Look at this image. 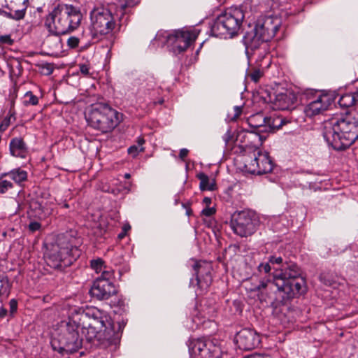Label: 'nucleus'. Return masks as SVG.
<instances>
[{
  "label": "nucleus",
  "instance_id": "nucleus-38",
  "mask_svg": "<svg viewBox=\"0 0 358 358\" xmlns=\"http://www.w3.org/2000/svg\"><path fill=\"white\" fill-rule=\"evenodd\" d=\"M143 151H144L143 147L139 148L138 146H137L136 145L130 146L127 150L128 153L130 155H131L133 157H136L138 155V154L139 153V152H143Z\"/></svg>",
  "mask_w": 358,
  "mask_h": 358
},
{
  "label": "nucleus",
  "instance_id": "nucleus-34",
  "mask_svg": "<svg viewBox=\"0 0 358 358\" xmlns=\"http://www.w3.org/2000/svg\"><path fill=\"white\" fill-rule=\"evenodd\" d=\"M127 324V322L122 320V322H118L117 324H115L112 322L111 320L109 319V322L108 323L107 327L111 328L113 331L116 333H120V338L122 337V334L124 328L125 327Z\"/></svg>",
  "mask_w": 358,
  "mask_h": 358
},
{
  "label": "nucleus",
  "instance_id": "nucleus-10",
  "mask_svg": "<svg viewBox=\"0 0 358 358\" xmlns=\"http://www.w3.org/2000/svg\"><path fill=\"white\" fill-rule=\"evenodd\" d=\"M117 14L112 13V7H97L90 12V35L93 41L113 32L117 26Z\"/></svg>",
  "mask_w": 358,
  "mask_h": 358
},
{
  "label": "nucleus",
  "instance_id": "nucleus-42",
  "mask_svg": "<svg viewBox=\"0 0 358 358\" xmlns=\"http://www.w3.org/2000/svg\"><path fill=\"white\" fill-rule=\"evenodd\" d=\"M10 313L13 315L17 310V301L15 299H12L9 301Z\"/></svg>",
  "mask_w": 358,
  "mask_h": 358
},
{
  "label": "nucleus",
  "instance_id": "nucleus-43",
  "mask_svg": "<svg viewBox=\"0 0 358 358\" xmlns=\"http://www.w3.org/2000/svg\"><path fill=\"white\" fill-rule=\"evenodd\" d=\"M0 42L3 44L12 45L13 40L11 38L10 35L0 36Z\"/></svg>",
  "mask_w": 358,
  "mask_h": 358
},
{
  "label": "nucleus",
  "instance_id": "nucleus-37",
  "mask_svg": "<svg viewBox=\"0 0 358 358\" xmlns=\"http://www.w3.org/2000/svg\"><path fill=\"white\" fill-rule=\"evenodd\" d=\"M100 273H101V275L96 279L105 280L108 282H111V279L113 277V271L112 270H106L103 268Z\"/></svg>",
  "mask_w": 358,
  "mask_h": 358
},
{
  "label": "nucleus",
  "instance_id": "nucleus-47",
  "mask_svg": "<svg viewBox=\"0 0 358 358\" xmlns=\"http://www.w3.org/2000/svg\"><path fill=\"white\" fill-rule=\"evenodd\" d=\"M10 117H5L0 124V130L5 131L10 124Z\"/></svg>",
  "mask_w": 358,
  "mask_h": 358
},
{
  "label": "nucleus",
  "instance_id": "nucleus-49",
  "mask_svg": "<svg viewBox=\"0 0 358 358\" xmlns=\"http://www.w3.org/2000/svg\"><path fill=\"white\" fill-rule=\"evenodd\" d=\"M188 152H189V150L186 148H182L180 150V153H179V157L182 159V160H185V157L187 156L188 155Z\"/></svg>",
  "mask_w": 358,
  "mask_h": 358
},
{
  "label": "nucleus",
  "instance_id": "nucleus-15",
  "mask_svg": "<svg viewBox=\"0 0 358 358\" xmlns=\"http://www.w3.org/2000/svg\"><path fill=\"white\" fill-rule=\"evenodd\" d=\"M245 48V55L248 60H252V57L257 55L255 59V65L263 69H268L271 64V58L269 55V45L266 44L264 47L262 44L257 45L255 48H250L248 44H243Z\"/></svg>",
  "mask_w": 358,
  "mask_h": 358
},
{
  "label": "nucleus",
  "instance_id": "nucleus-17",
  "mask_svg": "<svg viewBox=\"0 0 358 358\" xmlns=\"http://www.w3.org/2000/svg\"><path fill=\"white\" fill-rule=\"evenodd\" d=\"M90 294L97 300H107L117 293V289L112 282L96 279L90 289Z\"/></svg>",
  "mask_w": 358,
  "mask_h": 358
},
{
  "label": "nucleus",
  "instance_id": "nucleus-53",
  "mask_svg": "<svg viewBox=\"0 0 358 358\" xmlns=\"http://www.w3.org/2000/svg\"><path fill=\"white\" fill-rule=\"evenodd\" d=\"M355 103L358 105V89L356 90L354 92H352Z\"/></svg>",
  "mask_w": 358,
  "mask_h": 358
},
{
  "label": "nucleus",
  "instance_id": "nucleus-51",
  "mask_svg": "<svg viewBox=\"0 0 358 358\" xmlns=\"http://www.w3.org/2000/svg\"><path fill=\"white\" fill-rule=\"evenodd\" d=\"M7 315V310L4 308H0V317H4Z\"/></svg>",
  "mask_w": 358,
  "mask_h": 358
},
{
  "label": "nucleus",
  "instance_id": "nucleus-29",
  "mask_svg": "<svg viewBox=\"0 0 358 358\" xmlns=\"http://www.w3.org/2000/svg\"><path fill=\"white\" fill-rule=\"evenodd\" d=\"M341 108H349L356 104L352 93H348L342 95L338 101Z\"/></svg>",
  "mask_w": 358,
  "mask_h": 358
},
{
  "label": "nucleus",
  "instance_id": "nucleus-39",
  "mask_svg": "<svg viewBox=\"0 0 358 358\" xmlns=\"http://www.w3.org/2000/svg\"><path fill=\"white\" fill-rule=\"evenodd\" d=\"M41 224L38 221H31L28 225V229L30 232L34 233L36 231L40 230Z\"/></svg>",
  "mask_w": 358,
  "mask_h": 358
},
{
  "label": "nucleus",
  "instance_id": "nucleus-16",
  "mask_svg": "<svg viewBox=\"0 0 358 358\" xmlns=\"http://www.w3.org/2000/svg\"><path fill=\"white\" fill-rule=\"evenodd\" d=\"M276 109L280 110H292L298 104L297 95L292 90L285 89L274 94L270 98Z\"/></svg>",
  "mask_w": 358,
  "mask_h": 358
},
{
  "label": "nucleus",
  "instance_id": "nucleus-57",
  "mask_svg": "<svg viewBox=\"0 0 358 358\" xmlns=\"http://www.w3.org/2000/svg\"><path fill=\"white\" fill-rule=\"evenodd\" d=\"M124 236H125V232L123 231V232H122V233L118 234V238L121 239V238H124Z\"/></svg>",
  "mask_w": 358,
  "mask_h": 358
},
{
  "label": "nucleus",
  "instance_id": "nucleus-20",
  "mask_svg": "<svg viewBox=\"0 0 358 358\" xmlns=\"http://www.w3.org/2000/svg\"><path fill=\"white\" fill-rule=\"evenodd\" d=\"M331 103V99L327 94H320L315 100L310 102L305 108L307 116L319 115L327 110Z\"/></svg>",
  "mask_w": 358,
  "mask_h": 358
},
{
  "label": "nucleus",
  "instance_id": "nucleus-25",
  "mask_svg": "<svg viewBox=\"0 0 358 358\" xmlns=\"http://www.w3.org/2000/svg\"><path fill=\"white\" fill-rule=\"evenodd\" d=\"M200 180L199 188L201 191H215L217 189V184L215 178H210L204 173L200 172L196 175Z\"/></svg>",
  "mask_w": 358,
  "mask_h": 358
},
{
  "label": "nucleus",
  "instance_id": "nucleus-7",
  "mask_svg": "<svg viewBox=\"0 0 358 358\" xmlns=\"http://www.w3.org/2000/svg\"><path fill=\"white\" fill-rule=\"evenodd\" d=\"M245 13L241 8L231 7L220 14L213 21L210 31L213 36L232 38L238 35Z\"/></svg>",
  "mask_w": 358,
  "mask_h": 358
},
{
  "label": "nucleus",
  "instance_id": "nucleus-41",
  "mask_svg": "<svg viewBox=\"0 0 358 358\" xmlns=\"http://www.w3.org/2000/svg\"><path fill=\"white\" fill-rule=\"evenodd\" d=\"M271 263H262L259 265L258 269L260 272H264V273H268L271 271Z\"/></svg>",
  "mask_w": 358,
  "mask_h": 358
},
{
  "label": "nucleus",
  "instance_id": "nucleus-54",
  "mask_svg": "<svg viewBox=\"0 0 358 358\" xmlns=\"http://www.w3.org/2000/svg\"><path fill=\"white\" fill-rule=\"evenodd\" d=\"M186 215L187 216H190L192 215V209L190 208V207H187V209H186Z\"/></svg>",
  "mask_w": 358,
  "mask_h": 358
},
{
  "label": "nucleus",
  "instance_id": "nucleus-58",
  "mask_svg": "<svg viewBox=\"0 0 358 358\" xmlns=\"http://www.w3.org/2000/svg\"><path fill=\"white\" fill-rule=\"evenodd\" d=\"M130 229V226L129 225H124V227H123V230L125 232L127 229Z\"/></svg>",
  "mask_w": 358,
  "mask_h": 358
},
{
  "label": "nucleus",
  "instance_id": "nucleus-32",
  "mask_svg": "<svg viewBox=\"0 0 358 358\" xmlns=\"http://www.w3.org/2000/svg\"><path fill=\"white\" fill-rule=\"evenodd\" d=\"M265 69L260 68L255 65V67L251 69V71L248 73L247 76L250 80L255 83H257L260 78L263 76V71Z\"/></svg>",
  "mask_w": 358,
  "mask_h": 358
},
{
  "label": "nucleus",
  "instance_id": "nucleus-22",
  "mask_svg": "<svg viewBox=\"0 0 358 358\" xmlns=\"http://www.w3.org/2000/svg\"><path fill=\"white\" fill-rule=\"evenodd\" d=\"M30 216L35 217L39 220H45L52 214V210L48 207L45 203L43 205L38 200L33 199L29 203Z\"/></svg>",
  "mask_w": 358,
  "mask_h": 358
},
{
  "label": "nucleus",
  "instance_id": "nucleus-6",
  "mask_svg": "<svg viewBox=\"0 0 358 358\" xmlns=\"http://www.w3.org/2000/svg\"><path fill=\"white\" fill-rule=\"evenodd\" d=\"M281 25V20L277 16H262L255 22L250 30L247 31L243 37V43L250 48L266 44L275 36Z\"/></svg>",
  "mask_w": 358,
  "mask_h": 358
},
{
  "label": "nucleus",
  "instance_id": "nucleus-61",
  "mask_svg": "<svg viewBox=\"0 0 358 358\" xmlns=\"http://www.w3.org/2000/svg\"><path fill=\"white\" fill-rule=\"evenodd\" d=\"M29 3V0H24L23 1V5H25L26 3Z\"/></svg>",
  "mask_w": 358,
  "mask_h": 358
},
{
  "label": "nucleus",
  "instance_id": "nucleus-11",
  "mask_svg": "<svg viewBox=\"0 0 358 358\" xmlns=\"http://www.w3.org/2000/svg\"><path fill=\"white\" fill-rule=\"evenodd\" d=\"M196 38V34L188 30H175L172 33L159 31L155 41L162 42V45H166L169 50L177 55L184 52Z\"/></svg>",
  "mask_w": 358,
  "mask_h": 358
},
{
  "label": "nucleus",
  "instance_id": "nucleus-45",
  "mask_svg": "<svg viewBox=\"0 0 358 358\" xmlns=\"http://www.w3.org/2000/svg\"><path fill=\"white\" fill-rule=\"evenodd\" d=\"M79 69L80 73L84 76H88L90 74V67L89 65L85 64H80Z\"/></svg>",
  "mask_w": 358,
  "mask_h": 358
},
{
  "label": "nucleus",
  "instance_id": "nucleus-2",
  "mask_svg": "<svg viewBox=\"0 0 358 358\" xmlns=\"http://www.w3.org/2000/svg\"><path fill=\"white\" fill-rule=\"evenodd\" d=\"M70 314L71 320L86 330L83 333L90 348H115L120 343V333L115 334L110 327H107L110 318L104 312L95 307H76Z\"/></svg>",
  "mask_w": 358,
  "mask_h": 358
},
{
  "label": "nucleus",
  "instance_id": "nucleus-26",
  "mask_svg": "<svg viewBox=\"0 0 358 358\" xmlns=\"http://www.w3.org/2000/svg\"><path fill=\"white\" fill-rule=\"evenodd\" d=\"M27 4L23 5L24 7L20 9H15L13 10L11 8H9L8 6L7 8L9 9V11H6L2 9L1 15H3L7 18L14 20H22L26 14V10L27 8Z\"/></svg>",
  "mask_w": 358,
  "mask_h": 358
},
{
  "label": "nucleus",
  "instance_id": "nucleus-1",
  "mask_svg": "<svg viewBox=\"0 0 358 358\" xmlns=\"http://www.w3.org/2000/svg\"><path fill=\"white\" fill-rule=\"evenodd\" d=\"M271 264H278L273 280H262L253 291H258V297L272 308L285 304L289 300L304 294L307 291L306 282L302 271L296 264L288 262L285 257L275 254L268 257Z\"/></svg>",
  "mask_w": 358,
  "mask_h": 358
},
{
  "label": "nucleus",
  "instance_id": "nucleus-46",
  "mask_svg": "<svg viewBox=\"0 0 358 358\" xmlns=\"http://www.w3.org/2000/svg\"><path fill=\"white\" fill-rule=\"evenodd\" d=\"M201 213L203 215L210 217L215 213V210L214 208L206 207V208L203 209Z\"/></svg>",
  "mask_w": 358,
  "mask_h": 358
},
{
  "label": "nucleus",
  "instance_id": "nucleus-19",
  "mask_svg": "<svg viewBox=\"0 0 358 358\" xmlns=\"http://www.w3.org/2000/svg\"><path fill=\"white\" fill-rule=\"evenodd\" d=\"M273 162L267 153H258L250 164L249 171L253 174L262 175L271 173L273 169Z\"/></svg>",
  "mask_w": 358,
  "mask_h": 358
},
{
  "label": "nucleus",
  "instance_id": "nucleus-28",
  "mask_svg": "<svg viewBox=\"0 0 358 358\" xmlns=\"http://www.w3.org/2000/svg\"><path fill=\"white\" fill-rule=\"evenodd\" d=\"M1 176H9L17 184H20L27 180V172L20 168H17L13 169L9 172L2 173Z\"/></svg>",
  "mask_w": 358,
  "mask_h": 358
},
{
  "label": "nucleus",
  "instance_id": "nucleus-56",
  "mask_svg": "<svg viewBox=\"0 0 358 358\" xmlns=\"http://www.w3.org/2000/svg\"><path fill=\"white\" fill-rule=\"evenodd\" d=\"M182 206L185 209H187V207H190L189 206V203H182Z\"/></svg>",
  "mask_w": 358,
  "mask_h": 358
},
{
  "label": "nucleus",
  "instance_id": "nucleus-62",
  "mask_svg": "<svg viewBox=\"0 0 358 358\" xmlns=\"http://www.w3.org/2000/svg\"><path fill=\"white\" fill-rule=\"evenodd\" d=\"M2 9L0 8V15L1 14Z\"/></svg>",
  "mask_w": 358,
  "mask_h": 358
},
{
  "label": "nucleus",
  "instance_id": "nucleus-24",
  "mask_svg": "<svg viewBox=\"0 0 358 358\" xmlns=\"http://www.w3.org/2000/svg\"><path fill=\"white\" fill-rule=\"evenodd\" d=\"M290 122L286 117L278 115L266 117V133L275 132Z\"/></svg>",
  "mask_w": 358,
  "mask_h": 358
},
{
  "label": "nucleus",
  "instance_id": "nucleus-5",
  "mask_svg": "<svg viewBox=\"0 0 358 358\" xmlns=\"http://www.w3.org/2000/svg\"><path fill=\"white\" fill-rule=\"evenodd\" d=\"M82 19L83 14L79 7L59 3L46 17L45 26L53 35H65L77 29Z\"/></svg>",
  "mask_w": 358,
  "mask_h": 358
},
{
  "label": "nucleus",
  "instance_id": "nucleus-3",
  "mask_svg": "<svg viewBox=\"0 0 358 358\" xmlns=\"http://www.w3.org/2000/svg\"><path fill=\"white\" fill-rule=\"evenodd\" d=\"M322 136L335 150H345L358 138V111L324 121Z\"/></svg>",
  "mask_w": 358,
  "mask_h": 358
},
{
  "label": "nucleus",
  "instance_id": "nucleus-35",
  "mask_svg": "<svg viewBox=\"0 0 358 358\" xmlns=\"http://www.w3.org/2000/svg\"><path fill=\"white\" fill-rule=\"evenodd\" d=\"M90 266L97 273L102 271L103 268H106L104 261L101 258L91 260Z\"/></svg>",
  "mask_w": 358,
  "mask_h": 358
},
{
  "label": "nucleus",
  "instance_id": "nucleus-23",
  "mask_svg": "<svg viewBox=\"0 0 358 358\" xmlns=\"http://www.w3.org/2000/svg\"><path fill=\"white\" fill-rule=\"evenodd\" d=\"M9 149L11 155L16 157L24 158L27 153V146L20 137H15L10 140Z\"/></svg>",
  "mask_w": 358,
  "mask_h": 358
},
{
  "label": "nucleus",
  "instance_id": "nucleus-60",
  "mask_svg": "<svg viewBox=\"0 0 358 358\" xmlns=\"http://www.w3.org/2000/svg\"><path fill=\"white\" fill-rule=\"evenodd\" d=\"M63 206L66 208H69V205L68 203H64Z\"/></svg>",
  "mask_w": 358,
  "mask_h": 358
},
{
  "label": "nucleus",
  "instance_id": "nucleus-30",
  "mask_svg": "<svg viewBox=\"0 0 358 358\" xmlns=\"http://www.w3.org/2000/svg\"><path fill=\"white\" fill-rule=\"evenodd\" d=\"M320 280L327 286L334 287L336 285V277L329 272H323L319 276Z\"/></svg>",
  "mask_w": 358,
  "mask_h": 358
},
{
  "label": "nucleus",
  "instance_id": "nucleus-8",
  "mask_svg": "<svg viewBox=\"0 0 358 358\" xmlns=\"http://www.w3.org/2000/svg\"><path fill=\"white\" fill-rule=\"evenodd\" d=\"M121 117V113L104 103L92 105L85 113L89 125L103 134L112 131L120 122Z\"/></svg>",
  "mask_w": 358,
  "mask_h": 358
},
{
  "label": "nucleus",
  "instance_id": "nucleus-59",
  "mask_svg": "<svg viewBox=\"0 0 358 358\" xmlns=\"http://www.w3.org/2000/svg\"><path fill=\"white\" fill-rule=\"evenodd\" d=\"M131 176L129 173H125L124 174V178H127V179H129L130 178Z\"/></svg>",
  "mask_w": 358,
  "mask_h": 358
},
{
  "label": "nucleus",
  "instance_id": "nucleus-18",
  "mask_svg": "<svg viewBox=\"0 0 358 358\" xmlns=\"http://www.w3.org/2000/svg\"><path fill=\"white\" fill-rule=\"evenodd\" d=\"M192 268L199 288L203 291L207 290L213 281L210 266L204 262L195 261Z\"/></svg>",
  "mask_w": 358,
  "mask_h": 358
},
{
  "label": "nucleus",
  "instance_id": "nucleus-4",
  "mask_svg": "<svg viewBox=\"0 0 358 358\" xmlns=\"http://www.w3.org/2000/svg\"><path fill=\"white\" fill-rule=\"evenodd\" d=\"M79 243V238L72 231L58 235L56 241L47 247L44 254L47 265L58 271H64L80 256Z\"/></svg>",
  "mask_w": 358,
  "mask_h": 358
},
{
  "label": "nucleus",
  "instance_id": "nucleus-48",
  "mask_svg": "<svg viewBox=\"0 0 358 358\" xmlns=\"http://www.w3.org/2000/svg\"><path fill=\"white\" fill-rule=\"evenodd\" d=\"M234 115L231 117V120H236L238 116L241 114L242 108L240 106H235L234 108Z\"/></svg>",
  "mask_w": 358,
  "mask_h": 358
},
{
  "label": "nucleus",
  "instance_id": "nucleus-27",
  "mask_svg": "<svg viewBox=\"0 0 358 358\" xmlns=\"http://www.w3.org/2000/svg\"><path fill=\"white\" fill-rule=\"evenodd\" d=\"M140 1L141 0H118L120 11L121 12V15L119 17L120 27L122 23L126 22H122V18L123 16L128 13L127 9L136 6L140 3ZM125 21H127V20Z\"/></svg>",
  "mask_w": 358,
  "mask_h": 358
},
{
  "label": "nucleus",
  "instance_id": "nucleus-40",
  "mask_svg": "<svg viewBox=\"0 0 358 358\" xmlns=\"http://www.w3.org/2000/svg\"><path fill=\"white\" fill-rule=\"evenodd\" d=\"M67 45L71 48H76L79 45V38L76 36H71L67 40Z\"/></svg>",
  "mask_w": 358,
  "mask_h": 358
},
{
  "label": "nucleus",
  "instance_id": "nucleus-52",
  "mask_svg": "<svg viewBox=\"0 0 358 358\" xmlns=\"http://www.w3.org/2000/svg\"><path fill=\"white\" fill-rule=\"evenodd\" d=\"M137 143H138V145L139 148H141L143 147L142 145L144 144L145 143V140L143 138H138V141H137Z\"/></svg>",
  "mask_w": 358,
  "mask_h": 358
},
{
  "label": "nucleus",
  "instance_id": "nucleus-36",
  "mask_svg": "<svg viewBox=\"0 0 358 358\" xmlns=\"http://www.w3.org/2000/svg\"><path fill=\"white\" fill-rule=\"evenodd\" d=\"M13 185L10 181L0 178V193L5 194L8 189H12Z\"/></svg>",
  "mask_w": 358,
  "mask_h": 358
},
{
  "label": "nucleus",
  "instance_id": "nucleus-14",
  "mask_svg": "<svg viewBox=\"0 0 358 358\" xmlns=\"http://www.w3.org/2000/svg\"><path fill=\"white\" fill-rule=\"evenodd\" d=\"M235 342L242 350H252L260 345V336L254 329L244 328L236 333Z\"/></svg>",
  "mask_w": 358,
  "mask_h": 358
},
{
  "label": "nucleus",
  "instance_id": "nucleus-44",
  "mask_svg": "<svg viewBox=\"0 0 358 358\" xmlns=\"http://www.w3.org/2000/svg\"><path fill=\"white\" fill-rule=\"evenodd\" d=\"M42 69L45 75H50L53 72V67L50 64L46 63L42 65Z\"/></svg>",
  "mask_w": 358,
  "mask_h": 358
},
{
  "label": "nucleus",
  "instance_id": "nucleus-50",
  "mask_svg": "<svg viewBox=\"0 0 358 358\" xmlns=\"http://www.w3.org/2000/svg\"><path fill=\"white\" fill-rule=\"evenodd\" d=\"M212 202V200H211V198L210 197H204V199H203V203H205L207 207H208L210 203Z\"/></svg>",
  "mask_w": 358,
  "mask_h": 358
},
{
  "label": "nucleus",
  "instance_id": "nucleus-31",
  "mask_svg": "<svg viewBox=\"0 0 358 358\" xmlns=\"http://www.w3.org/2000/svg\"><path fill=\"white\" fill-rule=\"evenodd\" d=\"M10 292L9 280L7 276L0 274V299Z\"/></svg>",
  "mask_w": 358,
  "mask_h": 358
},
{
  "label": "nucleus",
  "instance_id": "nucleus-33",
  "mask_svg": "<svg viewBox=\"0 0 358 358\" xmlns=\"http://www.w3.org/2000/svg\"><path fill=\"white\" fill-rule=\"evenodd\" d=\"M22 103L25 106H36L38 103V98L35 96L32 92L28 91L24 96V100Z\"/></svg>",
  "mask_w": 358,
  "mask_h": 358
},
{
  "label": "nucleus",
  "instance_id": "nucleus-55",
  "mask_svg": "<svg viewBox=\"0 0 358 358\" xmlns=\"http://www.w3.org/2000/svg\"><path fill=\"white\" fill-rule=\"evenodd\" d=\"M117 306L120 307L123 306L124 301L122 299H119L118 301L117 302Z\"/></svg>",
  "mask_w": 358,
  "mask_h": 358
},
{
  "label": "nucleus",
  "instance_id": "nucleus-9",
  "mask_svg": "<svg viewBox=\"0 0 358 358\" xmlns=\"http://www.w3.org/2000/svg\"><path fill=\"white\" fill-rule=\"evenodd\" d=\"M80 325L71 320V314L69 322L63 327L57 337L51 340V346L54 351L62 355H71L78 352L83 347V338L78 333Z\"/></svg>",
  "mask_w": 358,
  "mask_h": 358
},
{
  "label": "nucleus",
  "instance_id": "nucleus-13",
  "mask_svg": "<svg viewBox=\"0 0 358 358\" xmlns=\"http://www.w3.org/2000/svg\"><path fill=\"white\" fill-rule=\"evenodd\" d=\"M189 349L194 358H229L217 342L210 339L198 338L190 341Z\"/></svg>",
  "mask_w": 358,
  "mask_h": 358
},
{
  "label": "nucleus",
  "instance_id": "nucleus-21",
  "mask_svg": "<svg viewBox=\"0 0 358 358\" xmlns=\"http://www.w3.org/2000/svg\"><path fill=\"white\" fill-rule=\"evenodd\" d=\"M250 130H248L250 133L257 134L259 136L260 139L262 138L261 134L266 133V117L262 113H258L250 116L247 120Z\"/></svg>",
  "mask_w": 358,
  "mask_h": 358
},
{
  "label": "nucleus",
  "instance_id": "nucleus-12",
  "mask_svg": "<svg viewBox=\"0 0 358 358\" xmlns=\"http://www.w3.org/2000/svg\"><path fill=\"white\" fill-rule=\"evenodd\" d=\"M260 221L256 213L251 210L236 211L231 215L230 227L235 234L247 238L258 229Z\"/></svg>",
  "mask_w": 358,
  "mask_h": 358
}]
</instances>
